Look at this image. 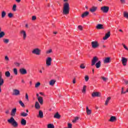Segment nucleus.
Instances as JSON below:
<instances>
[{
  "mask_svg": "<svg viewBox=\"0 0 128 128\" xmlns=\"http://www.w3.org/2000/svg\"><path fill=\"white\" fill-rule=\"evenodd\" d=\"M70 14V4L68 2H66L64 4L63 14Z\"/></svg>",
  "mask_w": 128,
  "mask_h": 128,
  "instance_id": "f257e3e1",
  "label": "nucleus"
},
{
  "mask_svg": "<svg viewBox=\"0 0 128 128\" xmlns=\"http://www.w3.org/2000/svg\"><path fill=\"white\" fill-rule=\"evenodd\" d=\"M8 122H9L10 124H12V126L14 127V128H18V122L16 121V120H14V118L12 117L10 119H8Z\"/></svg>",
  "mask_w": 128,
  "mask_h": 128,
  "instance_id": "f03ea898",
  "label": "nucleus"
},
{
  "mask_svg": "<svg viewBox=\"0 0 128 128\" xmlns=\"http://www.w3.org/2000/svg\"><path fill=\"white\" fill-rule=\"evenodd\" d=\"M40 52H42V50L38 48H36L32 51V54H36V56H40Z\"/></svg>",
  "mask_w": 128,
  "mask_h": 128,
  "instance_id": "7ed1b4c3",
  "label": "nucleus"
},
{
  "mask_svg": "<svg viewBox=\"0 0 128 128\" xmlns=\"http://www.w3.org/2000/svg\"><path fill=\"white\" fill-rule=\"evenodd\" d=\"M110 7L107 6H104L101 8V10L104 14H106L108 12Z\"/></svg>",
  "mask_w": 128,
  "mask_h": 128,
  "instance_id": "20e7f679",
  "label": "nucleus"
},
{
  "mask_svg": "<svg viewBox=\"0 0 128 128\" xmlns=\"http://www.w3.org/2000/svg\"><path fill=\"white\" fill-rule=\"evenodd\" d=\"M91 44L93 48H98V46H100L98 41H92L91 42Z\"/></svg>",
  "mask_w": 128,
  "mask_h": 128,
  "instance_id": "39448f33",
  "label": "nucleus"
},
{
  "mask_svg": "<svg viewBox=\"0 0 128 128\" xmlns=\"http://www.w3.org/2000/svg\"><path fill=\"white\" fill-rule=\"evenodd\" d=\"M121 62H122L123 66H126V64H128V58H126L124 57H122Z\"/></svg>",
  "mask_w": 128,
  "mask_h": 128,
  "instance_id": "423d86ee",
  "label": "nucleus"
},
{
  "mask_svg": "<svg viewBox=\"0 0 128 128\" xmlns=\"http://www.w3.org/2000/svg\"><path fill=\"white\" fill-rule=\"evenodd\" d=\"M2 73L0 74V92H2V86L4 84V79L2 77Z\"/></svg>",
  "mask_w": 128,
  "mask_h": 128,
  "instance_id": "0eeeda50",
  "label": "nucleus"
},
{
  "mask_svg": "<svg viewBox=\"0 0 128 128\" xmlns=\"http://www.w3.org/2000/svg\"><path fill=\"white\" fill-rule=\"evenodd\" d=\"M52 58L50 57H48L47 59L46 60V64L48 66H50L52 64Z\"/></svg>",
  "mask_w": 128,
  "mask_h": 128,
  "instance_id": "6e6552de",
  "label": "nucleus"
},
{
  "mask_svg": "<svg viewBox=\"0 0 128 128\" xmlns=\"http://www.w3.org/2000/svg\"><path fill=\"white\" fill-rule=\"evenodd\" d=\"M20 34L23 36V40H26V32L24 30H21L20 31Z\"/></svg>",
  "mask_w": 128,
  "mask_h": 128,
  "instance_id": "1a4fd4ad",
  "label": "nucleus"
},
{
  "mask_svg": "<svg viewBox=\"0 0 128 128\" xmlns=\"http://www.w3.org/2000/svg\"><path fill=\"white\" fill-rule=\"evenodd\" d=\"M98 57L96 56L94 57V58L92 60L91 66H94V64H96V62H98Z\"/></svg>",
  "mask_w": 128,
  "mask_h": 128,
  "instance_id": "9d476101",
  "label": "nucleus"
},
{
  "mask_svg": "<svg viewBox=\"0 0 128 128\" xmlns=\"http://www.w3.org/2000/svg\"><path fill=\"white\" fill-rule=\"evenodd\" d=\"M19 72L21 74H28V72H26V70L24 68H22L20 69Z\"/></svg>",
  "mask_w": 128,
  "mask_h": 128,
  "instance_id": "9b49d317",
  "label": "nucleus"
},
{
  "mask_svg": "<svg viewBox=\"0 0 128 128\" xmlns=\"http://www.w3.org/2000/svg\"><path fill=\"white\" fill-rule=\"evenodd\" d=\"M92 98H94L96 96L100 97V92H93L92 94Z\"/></svg>",
  "mask_w": 128,
  "mask_h": 128,
  "instance_id": "f8f14e48",
  "label": "nucleus"
},
{
  "mask_svg": "<svg viewBox=\"0 0 128 128\" xmlns=\"http://www.w3.org/2000/svg\"><path fill=\"white\" fill-rule=\"evenodd\" d=\"M110 36V32H108L107 34H105V36L103 38L104 40H108Z\"/></svg>",
  "mask_w": 128,
  "mask_h": 128,
  "instance_id": "ddd939ff",
  "label": "nucleus"
},
{
  "mask_svg": "<svg viewBox=\"0 0 128 128\" xmlns=\"http://www.w3.org/2000/svg\"><path fill=\"white\" fill-rule=\"evenodd\" d=\"M110 58L108 57L105 58V59L104 60V64H109V62H110Z\"/></svg>",
  "mask_w": 128,
  "mask_h": 128,
  "instance_id": "4468645a",
  "label": "nucleus"
},
{
  "mask_svg": "<svg viewBox=\"0 0 128 128\" xmlns=\"http://www.w3.org/2000/svg\"><path fill=\"white\" fill-rule=\"evenodd\" d=\"M16 114V108H14L12 109L11 111V116H14Z\"/></svg>",
  "mask_w": 128,
  "mask_h": 128,
  "instance_id": "2eb2a0df",
  "label": "nucleus"
},
{
  "mask_svg": "<svg viewBox=\"0 0 128 128\" xmlns=\"http://www.w3.org/2000/svg\"><path fill=\"white\" fill-rule=\"evenodd\" d=\"M13 94L14 96H20V90H16V89H14V90Z\"/></svg>",
  "mask_w": 128,
  "mask_h": 128,
  "instance_id": "dca6fc26",
  "label": "nucleus"
},
{
  "mask_svg": "<svg viewBox=\"0 0 128 128\" xmlns=\"http://www.w3.org/2000/svg\"><path fill=\"white\" fill-rule=\"evenodd\" d=\"M96 28L97 30H104V25L102 24H98L96 26Z\"/></svg>",
  "mask_w": 128,
  "mask_h": 128,
  "instance_id": "f3484780",
  "label": "nucleus"
},
{
  "mask_svg": "<svg viewBox=\"0 0 128 128\" xmlns=\"http://www.w3.org/2000/svg\"><path fill=\"white\" fill-rule=\"evenodd\" d=\"M88 14H90V12H86L82 14L81 16L84 18H86V16H88Z\"/></svg>",
  "mask_w": 128,
  "mask_h": 128,
  "instance_id": "a211bd4d",
  "label": "nucleus"
},
{
  "mask_svg": "<svg viewBox=\"0 0 128 128\" xmlns=\"http://www.w3.org/2000/svg\"><path fill=\"white\" fill-rule=\"evenodd\" d=\"M38 100L40 104H44V98H42V97H38Z\"/></svg>",
  "mask_w": 128,
  "mask_h": 128,
  "instance_id": "6ab92c4d",
  "label": "nucleus"
},
{
  "mask_svg": "<svg viewBox=\"0 0 128 128\" xmlns=\"http://www.w3.org/2000/svg\"><path fill=\"white\" fill-rule=\"evenodd\" d=\"M116 120V118L114 116H112L110 117L109 122H114Z\"/></svg>",
  "mask_w": 128,
  "mask_h": 128,
  "instance_id": "aec40b11",
  "label": "nucleus"
},
{
  "mask_svg": "<svg viewBox=\"0 0 128 128\" xmlns=\"http://www.w3.org/2000/svg\"><path fill=\"white\" fill-rule=\"evenodd\" d=\"M98 10V8L96 6H92L91 8H90V12H94Z\"/></svg>",
  "mask_w": 128,
  "mask_h": 128,
  "instance_id": "412c9836",
  "label": "nucleus"
},
{
  "mask_svg": "<svg viewBox=\"0 0 128 128\" xmlns=\"http://www.w3.org/2000/svg\"><path fill=\"white\" fill-rule=\"evenodd\" d=\"M102 62L100 61H98L97 63L96 64L95 66L96 68H100Z\"/></svg>",
  "mask_w": 128,
  "mask_h": 128,
  "instance_id": "4be33fe9",
  "label": "nucleus"
},
{
  "mask_svg": "<svg viewBox=\"0 0 128 128\" xmlns=\"http://www.w3.org/2000/svg\"><path fill=\"white\" fill-rule=\"evenodd\" d=\"M54 118H58V120L60 118V115L58 114V112H57L54 115Z\"/></svg>",
  "mask_w": 128,
  "mask_h": 128,
  "instance_id": "5701e85b",
  "label": "nucleus"
},
{
  "mask_svg": "<svg viewBox=\"0 0 128 128\" xmlns=\"http://www.w3.org/2000/svg\"><path fill=\"white\" fill-rule=\"evenodd\" d=\"M35 108L37 110H38V109L40 108V103H38V102H36V103H35Z\"/></svg>",
  "mask_w": 128,
  "mask_h": 128,
  "instance_id": "b1692460",
  "label": "nucleus"
},
{
  "mask_svg": "<svg viewBox=\"0 0 128 128\" xmlns=\"http://www.w3.org/2000/svg\"><path fill=\"white\" fill-rule=\"evenodd\" d=\"M38 116L40 118H44V112L41 110H39Z\"/></svg>",
  "mask_w": 128,
  "mask_h": 128,
  "instance_id": "393cba45",
  "label": "nucleus"
},
{
  "mask_svg": "<svg viewBox=\"0 0 128 128\" xmlns=\"http://www.w3.org/2000/svg\"><path fill=\"white\" fill-rule=\"evenodd\" d=\"M86 112H87V114L90 116L92 114V110L88 109V107L86 106Z\"/></svg>",
  "mask_w": 128,
  "mask_h": 128,
  "instance_id": "a878e982",
  "label": "nucleus"
},
{
  "mask_svg": "<svg viewBox=\"0 0 128 128\" xmlns=\"http://www.w3.org/2000/svg\"><path fill=\"white\" fill-rule=\"evenodd\" d=\"M111 99H112V98H110V96L107 98L106 101L105 102V106H108V102H109L110 100Z\"/></svg>",
  "mask_w": 128,
  "mask_h": 128,
  "instance_id": "bb28decb",
  "label": "nucleus"
},
{
  "mask_svg": "<svg viewBox=\"0 0 128 128\" xmlns=\"http://www.w3.org/2000/svg\"><path fill=\"white\" fill-rule=\"evenodd\" d=\"M21 124L22 126H26V120L24 118L21 120Z\"/></svg>",
  "mask_w": 128,
  "mask_h": 128,
  "instance_id": "cd10ccee",
  "label": "nucleus"
},
{
  "mask_svg": "<svg viewBox=\"0 0 128 128\" xmlns=\"http://www.w3.org/2000/svg\"><path fill=\"white\" fill-rule=\"evenodd\" d=\"M20 116H21L26 117V116H28V113L22 112L20 114Z\"/></svg>",
  "mask_w": 128,
  "mask_h": 128,
  "instance_id": "c85d7f7f",
  "label": "nucleus"
},
{
  "mask_svg": "<svg viewBox=\"0 0 128 128\" xmlns=\"http://www.w3.org/2000/svg\"><path fill=\"white\" fill-rule=\"evenodd\" d=\"M4 36H6V33L4 32H0V38H2L4 37Z\"/></svg>",
  "mask_w": 128,
  "mask_h": 128,
  "instance_id": "c756f323",
  "label": "nucleus"
},
{
  "mask_svg": "<svg viewBox=\"0 0 128 128\" xmlns=\"http://www.w3.org/2000/svg\"><path fill=\"white\" fill-rule=\"evenodd\" d=\"M5 76L6 78H10V73L8 71H6L5 72Z\"/></svg>",
  "mask_w": 128,
  "mask_h": 128,
  "instance_id": "7c9ffc66",
  "label": "nucleus"
},
{
  "mask_svg": "<svg viewBox=\"0 0 128 128\" xmlns=\"http://www.w3.org/2000/svg\"><path fill=\"white\" fill-rule=\"evenodd\" d=\"M54 84H56V80H50V86H54Z\"/></svg>",
  "mask_w": 128,
  "mask_h": 128,
  "instance_id": "2f4dec72",
  "label": "nucleus"
},
{
  "mask_svg": "<svg viewBox=\"0 0 128 128\" xmlns=\"http://www.w3.org/2000/svg\"><path fill=\"white\" fill-rule=\"evenodd\" d=\"M86 86H84L82 90V92H83V94H86Z\"/></svg>",
  "mask_w": 128,
  "mask_h": 128,
  "instance_id": "473e14b6",
  "label": "nucleus"
},
{
  "mask_svg": "<svg viewBox=\"0 0 128 128\" xmlns=\"http://www.w3.org/2000/svg\"><path fill=\"white\" fill-rule=\"evenodd\" d=\"M48 128H54V124H50L48 125Z\"/></svg>",
  "mask_w": 128,
  "mask_h": 128,
  "instance_id": "72a5a7b5",
  "label": "nucleus"
},
{
  "mask_svg": "<svg viewBox=\"0 0 128 128\" xmlns=\"http://www.w3.org/2000/svg\"><path fill=\"white\" fill-rule=\"evenodd\" d=\"M6 16V12L2 11V18H4V16Z\"/></svg>",
  "mask_w": 128,
  "mask_h": 128,
  "instance_id": "f704fd0d",
  "label": "nucleus"
},
{
  "mask_svg": "<svg viewBox=\"0 0 128 128\" xmlns=\"http://www.w3.org/2000/svg\"><path fill=\"white\" fill-rule=\"evenodd\" d=\"M79 118H80L78 117H75L74 119L72 121V122L74 124L76 122V121L78 120Z\"/></svg>",
  "mask_w": 128,
  "mask_h": 128,
  "instance_id": "c9c22d12",
  "label": "nucleus"
},
{
  "mask_svg": "<svg viewBox=\"0 0 128 128\" xmlns=\"http://www.w3.org/2000/svg\"><path fill=\"white\" fill-rule=\"evenodd\" d=\"M12 10H13V12H16V4H14L13 6V7L12 8Z\"/></svg>",
  "mask_w": 128,
  "mask_h": 128,
  "instance_id": "e433bc0d",
  "label": "nucleus"
},
{
  "mask_svg": "<svg viewBox=\"0 0 128 128\" xmlns=\"http://www.w3.org/2000/svg\"><path fill=\"white\" fill-rule=\"evenodd\" d=\"M124 18H128V13L126 12H124Z\"/></svg>",
  "mask_w": 128,
  "mask_h": 128,
  "instance_id": "4c0bfd02",
  "label": "nucleus"
},
{
  "mask_svg": "<svg viewBox=\"0 0 128 128\" xmlns=\"http://www.w3.org/2000/svg\"><path fill=\"white\" fill-rule=\"evenodd\" d=\"M14 74H16V76H17L18 74V69L16 68H14L13 70Z\"/></svg>",
  "mask_w": 128,
  "mask_h": 128,
  "instance_id": "58836bf2",
  "label": "nucleus"
},
{
  "mask_svg": "<svg viewBox=\"0 0 128 128\" xmlns=\"http://www.w3.org/2000/svg\"><path fill=\"white\" fill-rule=\"evenodd\" d=\"M3 42H4V44H8V42H10V40L9 39H4Z\"/></svg>",
  "mask_w": 128,
  "mask_h": 128,
  "instance_id": "ea45409f",
  "label": "nucleus"
},
{
  "mask_svg": "<svg viewBox=\"0 0 128 128\" xmlns=\"http://www.w3.org/2000/svg\"><path fill=\"white\" fill-rule=\"evenodd\" d=\"M19 104L21 106H22L23 108H24V102H22V101L20 100L19 101Z\"/></svg>",
  "mask_w": 128,
  "mask_h": 128,
  "instance_id": "a19ab883",
  "label": "nucleus"
},
{
  "mask_svg": "<svg viewBox=\"0 0 128 128\" xmlns=\"http://www.w3.org/2000/svg\"><path fill=\"white\" fill-rule=\"evenodd\" d=\"M12 16H14V14H12V13L10 12V13L8 14V18H12Z\"/></svg>",
  "mask_w": 128,
  "mask_h": 128,
  "instance_id": "79ce46f5",
  "label": "nucleus"
},
{
  "mask_svg": "<svg viewBox=\"0 0 128 128\" xmlns=\"http://www.w3.org/2000/svg\"><path fill=\"white\" fill-rule=\"evenodd\" d=\"M40 86V82H38L36 84H35V88H38Z\"/></svg>",
  "mask_w": 128,
  "mask_h": 128,
  "instance_id": "37998d69",
  "label": "nucleus"
},
{
  "mask_svg": "<svg viewBox=\"0 0 128 128\" xmlns=\"http://www.w3.org/2000/svg\"><path fill=\"white\" fill-rule=\"evenodd\" d=\"M52 52V49H50L49 50H48L46 52V54H50Z\"/></svg>",
  "mask_w": 128,
  "mask_h": 128,
  "instance_id": "c03bdc74",
  "label": "nucleus"
},
{
  "mask_svg": "<svg viewBox=\"0 0 128 128\" xmlns=\"http://www.w3.org/2000/svg\"><path fill=\"white\" fill-rule=\"evenodd\" d=\"M14 64H15L16 66H20V64L18 62H14Z\"/></svg>",
  "mask_w": 128,
  "mask_h": 128,
  "instance_id": "a18cd8bd",
  "label": "nucleus"
},
{
  "mask_svg": "<svg viewBox=\"0 0 128 128\" xmlns=\"http://www.w3.org/2000/svg\"><path fill=\"white\" fill-rule=\"evenodd\" d=\"M102 80H103L104 82H106V80H108V78L104 77V76H102Z\"/></svg>",
  "mask_w": 128,
  "mask_h": 128,
  "instance_id": "49530a36",
  "label": "nucleus"
},
{
  "mask_svg": "<svg viewBox=\"0 0 128 128\" xmlns=\"http://www.w3.org/2000/svg\"><path fill=\"white\" fill-rule=\"evenodd\" d=\"M80 68H82V70H84V68H86V66H84V65L83 64H80Z\"/></svg>",
  "mask_w": 128,
  "mask_h": 128,
  "instance_id": "de8ad7c7",
  "label": "nucleus"
},
{
  "mask_svg": "<svg viewBox=\"0 0 128 128\" xmlns=\"http://www.w3.org/2000/svg\"><path fill=\"white\" fill-rule=\"evenodd\" d=\"M88 80H90V78H88V76H85L86 82H88Z\"/></svg>",
  "mask_w": 128,
  "mask_h": 128,
  "instance_id": "09e8293b",
  "label": "nucleus"
},
{
  "mask_svg": "<svg viewBox=\"0 0 128 128\" xmlns=\"http://www.w3.org/2000/svg\"><path fill=\"white\" fill-rule=\"evenodd\" d=\"M78 30H82V26L80 25L78 26Z\"/></svg>",
  "mask_w": 128,
  "mask_h": 128,
  "instance_id": "8fccbe9b",
  "label": "nucleus"
},
{
  "mask_svg": "<svg viewBox=\"0 0 128 128\" xmlns=\"http://www.w3.org/2000/svg\"><path fill=\"white\" fill-rule=\"evenodd\" d=\"M25 98L27 100H28V95L27 93L26 94Z\"/></svg>",
  "mask_w": 128,
  "mask_h": 128,
  "instance_id": "3c124183",
  "label": "nucleus"
},
{
  "mask_svg": "<svg viewBox=\"0 0 128 128\" xmlns=\"http://www.w3.org/2000/svg\"><path fill=\"white\" fill-rule=\"evenodd\" d=\"M122 44L123 45V46H124V48H125V50H128V47H126V44Z\"/></svg>",
  "mask_w": 128,
  "mask_h": 128,
  "instance_id": "603ef678",
  "label": "nucleus"
},
{
  "mask_svg": "<svg viewBox=\"0 0 128 128\" xmlns=\"http://www.w3.org/2000/svg\"><path fill=\"white\" fill-rule=\"evenodd\" d=\"M36 20V16H32V20Z\"/></svg>",
  "mask_w": 128,
  "mask_h": 128,
  "instance_id": "864d4df0",
  "label": "nucleus"
},
{
  "mask_svg": "<svg viewBox=\"0 0 128 128\" xmlns=\"http://www.w3.org/2000/svg\"><path fill=\"white\" fill-rule=\"evenodd\" d=\"M5 60H7L8 62V60H10V58H8V56H5Z\"/></svg>",
  "mask_w": 128,
  "mask_h": 128,
  "instance_id": "5fc2aeb1",
  "label": "nucleus"
},
{
  "mask_svg": "<svg viewBox=\"0 0 128 128\" xmlns=\"http://www.w3.org/2000/svg\"><path fill=\"white\" fill-rule=\"evenodd\" d=\"M72 124H68V128H72Z\"/></svg>",
  "mask_w": 128,
  "mask_h": 128,
  "instance_id": "6e6d98bb",
  "label": "nucleus"
},
{
  "mask_svg": "<svg viewBox=\"0 0 128 128\" xmlns=\"http://www.w3.org/2000/svg\"><path fill=\"white\" fill-rule=\"evenodd\" d=\"M6 114H10V110H6Z\"/></svg>",
  "mask_w": 128,
  "mask_h": 128,
  "instance_id": "4d7b16f0",
  "label": "nucleus"
},
{
  "mask_svg": "<svg viewBox=\"0 0 128 128\" xmlns=\"http://www.w3.org/2000/svg\"><path fill=\"white\" fill-rule=\"evenodd\" d=\"M126 92H124V91H122V92H121V94H126Z\"/></svg>",
  "mask_w": 128,
  "mask_h": 128,
  "instance_id": "13d9d810",
  "label": "nucleus"
},
{
  "mask_svg": "<svg viewBox=\"0 0 128 128\" xmlns=\"http://www.w3.org/2000/svg\"><path fill=\"white\" fill-rule=\"evenodd\" d=\"M124 82H125L126 84H128V80H124Z\"/></svg>",
  "mask_w": 128,
  "mask_h": 128,
  "instance_id": "bf43d9fd",
  "label": "nucleus"
},
{
  "mask_svg": "<svg viewBox=\"0 0 128 128\" xmlns=\"http://www.w3.org/2000/svg\"><path fill=\"white\" fill-rule=\"evenodd\" d=\"M120 1L122 4H124V2H126V1L124 0H120Z\"/></svg>",
  "mask_w": 128,
  "mask_h": 128,
  "instance_id": "052dcab7",
  "label": "nucleus"
},
{
  "mask_svg": "<svg viewBox=\"0 0 128 128\" xmlns=\"http://www.w3.org/2000/svg\"><path fill=\"white\" fill-rule=\"evenodd\" d=\"M73 84H76V78H74L72 82Z\"/></svg>",
  "mask_w": 128,
  "mask_h": 128,
  "instance_id": "680f3d73",
  "label": "nucleus"
},
{
  "mask_svg": "<svg viewBox=\"0 0 128 128\" xmlns=\"http://www.w3.org/2000/svg\"><path fill=\"white\" fill-rule=\"evenodd\" d=\"M16 0V2H20V1L22 0Z\"/></svg>",
  "mask_w": 128,
  "mask_h": 128,
  "instance_id": "e2e57ef3",
  "label": "nucleus"
},
{
  "mask_svg": "<svg viewBox=\"0 0 128 128\" xmlns=\"http://www.w3.org/2000/svg\"><path fill=\"white\" fill-rule=\"evenodd\" d=\"M36 96L38 98H41V96H40V94H37Z\"/></svg>",
  "mask_w": 128,
  "mask_h": 128,
  "instance_id": "0e129e2a",
  "label": "nucleus"
},
{
  "mask_svg": "<svg viewBox=\"0 0 128 128\" xmlns=\"http://www.w3.org/2000/svg\"><path fill=\"white\" fill-rule=\"evenodd\" d=\"M40 94H41L42 96H44V93L40 92Z\"/></svg>",
  "mask_w": 128,
  "mask_h": 128,
  "instance_id": "69168bd1",
  "label": "nucleus"
},
{
  "mask_svg": "<svg viewBox=\"0 0 128 128\" xmlns=\"http://www.w3.org/2000/svg\"><path fill=\"white\" fill-rule=\"evenodd\" d=\"M25 26L26 28H28V24H26Z\"/></svg>",
  "mask_w": 128,
  "mask_h": 128,
  "instance_id": "338daca9",
  "label": "nucleus"
},
{
  "mask_svg": "<svg viewBox=\"0 0 128 128\" xmlns=\"http://www.w3.org/2000/svg\"><path fill=\"white\" fill-rule=\"evenodd\" d=\"M22 84H24V80H22Z\"/></svg>",
  "mask_w": 128,
  "mask_h": 128,
  "instance_id": "774afa93",
  "label": "nucleus"
}]
</instances>
